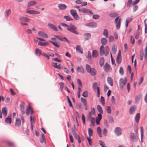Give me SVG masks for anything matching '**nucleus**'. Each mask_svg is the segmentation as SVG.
<instances>
[{"instance_id":"obj_1","label":"nucleus","mask_w":147,"mask_h":147,"mask_svg":"<svg viewBox=\"0 0 147 147\" xmlns=\"http://www.w3.org/2000/svg\"><path fill=\"white\" fill-rule=\"evenodd\" d=\"M138 132L137 129H134V131H131L130 135V139L131 141L136 142L138 140Z\"/></svg>"},{"instance_id":"obj_2","label":"nucleus","mask_w":147,"mask_h":147,"mask_svg":"<svg viewBox=\"0 0 147 147\" xmlns=\"http://www.w3.org/2000/svg\"><path fill=\"white\" fill-rule=\"evenodd\" d=\"M67 29L68 31L75 34H78V32L76 30L77 28L73 25L71 24L69 26L68 28H67Z\"/></svg>"},{"instance_id":"obj_3","label":"nucleus","mask_w":147,"mask_h":147,"mask_svg":"<svg viewBox=\"0 0 147 147\" xmlns=\"http://www.w3.org/2000/svg\"><path fill=\"white\" fill-rule=\"evenodd\" d=\"M70 13L71 15L76 20H78L80 19V17L77 14L76 11L73 9H71L70 10Z\"/></svg>"},{"instance_id":"obj_4","label":"nucleus","mask_w":147,"mask_h":147,"mask_svg":"<svg viewBox=\"0 0 147 147\" xmlns=\"http://www.w3.org/2000/svg\"><path fill=\"white\" fill-rule=\"evenodd\" d=\"M79 11L83 13H89L92 15L93 14L91 10L85 8L79 9Z\"/></svg>"},{"instance_id":"obj_5","label":"nucleus","mask_w":147,"mask_h":147,"mask_svg":"<svg viewBox=\"0 0 147 147\" xmlns=\"http://www.w3.org/2000/svg\"><path fill=\"white\" fill-rule=\"evenodd\" d=\"M127 82L126 79H125L121 78L119 80V86L121 89L123 88L124 86L125 85Z\"/></svg>"},{"instance_id":"obj_6","label":"nucleus","mask_w":147,"mask_h":147,"mask_svg":"<svg viewBox=\"0 0 147 147\" xmlns=\"http://www.w3.org/2000/svg\"><path fill=\"white\" fill-rule=\"evenodd\" d=\"M27 13H29L32 14H38L40 13V12L34 10H29L27 9L26 10Z\"/></svg>"},{"instance_id":"obj_7","label":"nucleus","mask_w":147,"mask_h":147,"mask_svg":"<svg viewBox=\"0 0 147 147\" xmlns=\"http://www.w3.org/2000/svg\"><path fill=\"white\" fill-rule=\"evenodd\" d=\"M85 25L87 26H90L93 28H96L97 26V24L95 22H93L86 24Z\"/></svg>"},{"instance_id":"obj_8","label":"nucleus","mask_w":147,"mask_h":147,"mask_svg":"<svg viewBox=\"0 0 147 147\" xmlns=\"http://www.w3.org/2000/svg\"><path fill=\"white\" fill-rule=\"evenodd\" d=\"M76 49L77 52L80 54L83 53V50L80 46L77 45L76 47Z\"/></svg>"},{"instance_id":"obj_9","label":"nucleus","mask_w":147,"mask_h":147,"mask_svg":"<svg viewBox=\"0 0 147 147\" xmlns=\"http://www.w3.org/2000/svg\"><path fill=\"white\" fill-rule=\"evenodd\" d=\"M58 7L61 10H64L67 8L66 5L63 4H59L58 5Z\"/></svg>"},{"instance_id":"obj_10","label":"nucleus","mask_w":147,"mask_h":147,"mask_svg":"<svg viewBox=\"0 0 147 147\" xmlns=\"http://www.w3.org/2000/svg\"><path fill=\"white\" fill-rule=\"evenodd\" d=\"M36 4L37 2L35 1H32L28 2L27 6L28 7H31L35 5Z\"/></svg>"},{"instance_id":"obj_11","label":"nucleus","mask_w":147,"mask_h":147,"mask_svg":"<svg viewBox=\"0 0 147 147\" xmlns=\"http://www.w3.org/2000/svg\"><path fill=\"white\" fill-rule=\"evenodd\" d=\"M100 54L101 56H102L104 54L105 55V49L104 46L102 45L101 46L99 49Z\"/></svg>"},{"instance_id":"obj_12","label":"nucleus","mask_w":147,"mask_h":147,"mask_svg":"<svg viewBox=\"0 0 147 147\" xmlns=\"http://www.w3.org/2000/svg\"><path fill=\"white\" fill-rule=\"evenodd\" d=\"M38 34L41 37L45 38H47L48 37V35L42 31H39L38 32Z\"/></svg>"},{"instance_id":"obj_13","label":"nucleus","mask_w":147,"mask_h":147,"mask_svg":"<svg viewBox=\"0 0 147 147\" xmlns=\"http://www.w3.org/2000/svg\"><path fill=\"white\" fill-rule=\"evenodd\" d=\"M107 81L108 83L110 85L112 86L113 85V81L112 78L110 77H108L107 78Z\"/></svg>"},{"instance_id":"obj_14","label":"nucleus","mask_w":147,"mask_h":147,"mask_svg":"<svg viewBox=\"0 0 147 147\" xmlns=\"http://www.w3.org/2000/svg\"><path fill=\"white\" fill-rule=\"evenodd\" d=\"M48 26L50 28L54 31H58V29L53 24H52L49 23L48 24Z\"/></svg>"},{"instance_id":"obj_15","label":"nucleus","mask_w":147,"mask_h":147,"mask_svg":"<svg viewBox=\"0 0 147 147\" xmlns=\"http://www.w3.org/2000/svg\"><path fill=\"white\" fill-rule=\"evenodd\" d=\"M114 131L115 134L118 136L121 135L122 133L121 129H115Z\"/></svg>"},{"instance_id":"obj_16","label":"nucleus","mask_w":147,"mask_h":147,"mask_svg":"<svg viewBox=\"0 0 147 147\" xmlns=\"http://www.w3.org/2000/svg\"><path fill=\"white\" fill-rule=\"evenodd\" d=\"M104 69L107 72L110 71L111 70L110 67V66L107 63H105V65L104 66Z\"/></svg>"},{"instance_id":"obj_17","label":"nucleus","mask_w":147,"mask_h":147,"mask_svg":"<svg viewBox=\"0 0 147 147\" xmlns=\"http://www.w3.org/2000/svg\"><path fill=\"white\" fill-rule=\"evenodd\" d=\"M83 36L85 40H88L91 38V35L90 33H86L84 34Z\"/></svg>"},{"instance_id":"obj_18","label":"nucleus","mask_w":147,"mask_h":147,"mask_svg":"<svg viewBox=\"0 0 147 147\" xmlns=\"http://www.w3.org/2000/svg\"><path fill=\"white\" fill-rule=\"evenodd\" d=\"M20 20L22 22H28L30 21V19L26 17H23L20 18Z\"/></svg>"},{"instance_id":"obj_19","label":"nucleus","mask_w":147,"mask_h":147,"mask_svg":"<svg viewBox=\"0 0 147 147\" xmlns=\"http://www.w3.org/2000/svg\"><path fill=\"white\" fill-rule=\"evenodd\" d=\"M21 125V121L20 119L16 118V120L15 126L17 127H18L20 126Z\"/></svg>"},{"instance_id":"obj_20","label":"nucleus","mask_w":147,"mask_h":147,"mask_svg":"<svg viewBox=\"0 0 147 147\" xmlns=\"http://www.w3.org/2000/svg\"><path fill=\"white\" fill-rule=\"evenodd\" d=\"M98 55V53L96 50H94L92 51V56L93 57L96 58Z\"/></svg>"},{"instance_id":"obj_21","label":"nucleus","mask_w":147,"mask_h":147,"mask_svg":"<svg viewBox=\"0 0 147 147\" xmlns=\"http://www.w3.org/2000/svg\"><path fill=\"white\" fill-rule=\"evenodd\" d=\"M11 13V11L9 9L6 10L4 12V14L5 17L8 18Z\"/></svg>"},{"instance_id":"obj_22","label":"nucleus","mask_w":147,"mask_h":147,"mask_svg":"<svg viewBox=\"0 0 147 147\" xmlns=\"http://www.w3.org/2000/svg\"><path fill=\"white\" fill-rule=\"evenodd\" d=\"M109 51V49L107 46H106L105 48V55L107 56L108 54Z\"/></svg>"},{"instance_id":"obj_23","label":"nucleus","mask_w":147,"mask_h":147,"mask_svg":"<svg viewBox=\"0 0 147 147\" xmlns=\"http://www.w3.org/2000/svg\"><path fill=\"white\" fill-rule=\"evenodd\" d=\"M20 111L23 114L25 113V112L24 111V105L20 104Z\"/></svg>"},{"instance_id":"obj_24","label":"nucleus","mask_w":147,"mask_h":147,"mask_svg":"<svg viewBox=\"0 0 147 147\" xmlns=\"http://www.w3.org/2000/svg\"><path fill=\"white\" fill-rule=\"evenodd\" d=\"M77 70L78 72L84 73V70L83 68L82 67H78L77 68Z\"/></svg>"},{"instance_id":"obj_25","label":"nucleus","mask_w":147,"mask_h":147,"mask_svg":"<svg viewBox=\"0 0 147 147\" xmlns=\"http://www.w3.org/2000/svg\"><path fill=\"white\" fill-rule=\"evenodd\" d=\"M49 43L48 42H38V45L41 46H45L48 45Z\"/></svg>"},{"instance_id":"obj_26","label":"nucleus","mask_w":147,"mask_h":147,"mask_svg":"<svg viewBox=\"0 0 147 147\" xmlns=\"http://www.w3.org/2000/svg\"><path fill=\"white\" fill-rule=\"evenodd\" d=\"M89 72H90L92 76H95L96 74V71L94 68H92L91 70Z\"/></svg>"},{"instance_id":"obj_27","label":"nucleus","mask_w":147,"mask_h":147,"mask_svg":"<svg viewBox=\"0 0 147 147\" xmlns=\"http://www.w3.org/2000/svg\"><path fill=\"white\" fill-rule=\"evenodd\" d=\"M5 122L7 123L10 124L11 123V119L8 116L5 118Z\"/></svg>"},{"instance_id":"obj_28","label":"nucleus","mask_w":147,"mask_h":147,"mask_svg":"<svg viewBox=\"0 0 147 147\" xmlns=\"http://www.w3.org/2000/svg\"><path fill=\"white\" fill-rule=\"evenodd\" d=\"M105 62L104 58L102 57L100 58L99 60V64L100 66H102L104 64Z\"/></svg>"},{"instance_id":"obj_29","label":"nucleus","mask_w":147,"mask_h":147,"mask_svg":"<svg viewBox=\"0 0 147 147\" xmlns=\"http://www.w3.org/2000/svg\"><path fill=\"white\" fill-rule=\"evenodd\" d=\"M107 42V40L106 38H103L101 39V43L102 45H105L106 44Z\"/></svg>"},{"instance_id":"obj_30","label":"nucleus","mask_w":147,"mask_h":147,"mask_svg":"<svg viewBox=\"0 0 147 147\" xmlns=\"http://www.w3.org/2000/svg\"><path fill=\"white\" fill-rule=\"evenodd\" d=\"M140 116V114L139 113H138L136 114L135 117V121L137 123H138L139 121Z\"/></svg>"},{"instance_id":"obj_31","label":"nucleus","mask_w":147,"mask_h":147,"mask_svg":"<svg viewBox=\"0 0 147 147\" xmlns=\"http://www.w3.org/2000/svg\"><path fill=\"white\" fill-rule=\"evenodd\" d=\"M31 108L30 105H29L28 107L26 109V114L27 115H28L30 113V111H31Z\"/></svg>"},{"instance_id":"obj_32","label":"nucleus","mask_w":147,"mask_h":147,"mask_svg":"<svg viewBox=\"0 0 147 147\" xmlns=\"http://www.w3.org/2000/svg\"><path fill=\"white\" fill-rule=\"evenodd\" d=\"M136 107H134V106H131L130 109H129V113L131 114H132L133 112L135 111L136 109H135Z\"/></svg>"},{"instance_id":"obj_33","label":"nucleus","mask_w":147,"mask_h":147,"mask_svg":"<svg viewBox=\"0 0 147 147\" xmlns=\"http://www.w3.org/2000/svg\"><path fill=\"white\" fill-rule=\"evenodd\" d=\"M97 109L98 112L100 113H103V111L101 106L98 105L97 106Z\"/></svg>"},{"instance_id":"obj_34","label":"nucleus","mask_w":147,"mask_h":147,"mask_svg":"<svg viewBox=\"0 0 147 147\" xmlns=\"http://www.w3.org/2000/svg\"><path fill=\"white\" fill-rule=\"evenodd\" d=\"M103 34L105 36L106 38H107L108 37V31L106 29H105L103 31Z\"/></svg>"},{"instance_id":"obj_35","label":"nucleus","mask_w":147,"mask_h":147,"mask_svg":"<svg viewBox=\"0 0 147 147\" xmlns=\"http://www.w3.org/2000/svg\"><path fill=\"white\" fill-rule=\"evenodd\" d=\"M118 16V14L117 13H110L109 15V16L111 18L115 17L116 16Z\"/></svg>"},{"instance_id":"obj_36","label":"nucleus","mask_w":147,"mask_h":147,"mask_svg":"<svg viewBox=\"0 0 147 147\" xmlns=\"http://www.w3.org/2000/svg\"><path fill=\"white\" fill-rule=\"evenodd\" d=\"M121 24V22H120V19L119 20L117 23H116V28L117 29H119L120 28V26Z\"/></svg>"},{"instance_id":"obj_37","label":"nucleus","mask_w":147,"mask_h":147,"mask_svg":"<svg viewBox=\"0 0 147 147\" xmlns=\"http://www.w3.org/2000/svg\"><path fill=\"white\" fill-rule=\"evenodd\" d=\"M112 50L113 53L115 54L117 51L116 46L115 45H113L112 47Z\"/></svg>"},{"instance_id":"obj_38","label":"nucleus","mask_w":147,"mask_h":147,"mask_svg":"<svg viewBox=\"0 0 147 147\" xmlns=\"http://www.w3.org/2000/svg\"><path fill=\"white\" fill-rule=\"evenodd\" d=\"M36 54L39 56L41 53V51L38 49H36L35 50Z\"/></svg>"},{"instance_id":"obj_39","label":"nucleus","mask_w":147,"mask_h":147,"mask_svg":"<svg viewBox=\"0 0 147 147\" xmlns=\"http://www.w3.org/2000/svg\"><path fill=\"white\" fill-rule=\"evenodd\" d=\"M141 142H143V138L144 136L143 129H140Z\"/></svg>"},{"instance_id":"obj_40","label":"nucleus","mask_w":147,"mask_h":147,"mask_svg":"<svg viewBox=\"0 0 147 147\" xmlns=\"http://www.w3.org/2000/svg\"><path fill=\"white\" fill-rule=\"evenodd\" d=\"M111 107L108 106L107 107V111L108 113L110 114L111 113Z\"/></svg>"},{"instance_id":"obj_41","label":"nucleus","mask_w":147,"mask_h":147,"mask_svg":"<svg viewBox=\"0 0 147 147\" xmlns=\"http://www.w3.org/2000/svg\"><path fill=\"white\" fill-rule=\"evenodd\" d=\"M100 101L102 105L103 106H104L105 105V99L103 96H101V97Z\"/></svg>"},{"instance_id":"obj_42","label":"nucleus","mask_w":147,"mask_h":147,"mask_svg":"<svg viewBox=\"0 0 147 147\" xmlns=\"http://www.w3.org/2000/svg\"><path fill=\"white\" fill-rule=\"evenodd\" d=\"M99 142L101 147H106L105 144L103 141H102L101 140H99Z\"/></svg>"},{"instance_id":"obj_43","label":"nucleus","mask_w":147,"mask_h":147,"mask_svg":"<svg viewBox=\"0 0 147 147\" xmlns=\"http://www.w3.org/2000/svg\"><path fill=\"white\" fill-rule=\"evenodd\" d=\"M92 113H91V111H90L89 112L88 115L87 116V120H90L92 118L91 117L92 115Z\"/></svg>"},{"instance_id":"obj_44","label":"nucleus","mask_w":147,"mask_h":147,"mask_svg":"<svg viewBox=\"0 0 147 147\" xmlns=\"http://www.w3.org/2000/svg\"><path fill=\"white\" fill-rule=\"evenodd\" d=\"M59 40L61 41H65V40L68 43H69V41L65 37H63L61 36Z\"/></svg>"},{"instance_id":"obj_45","label":"nucleus","mask_w":147,"mask_h":147,"mask_svg":"<svg viewBox=\"0 0 147 147\" xmlns=\"http://www.w3.org/2000/svg\"><path fill=\"white\" fill-rule=\"evenodd\" d=\"M86 70L88 72H89L91 70L92 68H91L90 66L89 65L86 64Z\"/></svg>"},{"instance_id":"obj_46","label":"nucleus","mask_w":147,"mask_h":147,"mask_svg":"<svg viewBox=\"0 0 147 147\" xmlns=\"http://www.w3.org/2000/svg\"><path fill=\"white\" fill-rule=\"evenodd\" d=\"M142 95L141 94L138 95L135 97V100L136 101L140 100V98H141Z\"/></svg>"},{"instance_id":"obj_47","label":"nucleus","mask_w":147,"mask_h":147,"mask_svg":"<svg viewBox=\"0 0 147 147\" xmlns=\"http://www.w3.org/2000/svg\"><path fill=\"white\" fill-rule=\"evenodd\" d=\"M64 18L67 21H72L73 20V19L68 16H65Z\"/></svg>"},{"instance_id":"obj_48","label":"nucleus","mask_w":147,"mask_h":147,"mask_svg":"<svg viewBox=\"0 0 147 147\" xmlns=\"http://www.w3.org/2000/svg\"><path fill=\"white\" fill-rule=\"evenodd\" d=\"M42 138H40V142L41 143H43L44 142H45V138L44 136V135L43 134H42Z\"/></svg>"},{"instance_id":"obj_49","label":"nucleus","mask_w":147,"mask_h":147,"mask_svg":"<svg viewBox=\"0 0 147 147\" xmlns=\"http://www.w3.org/2000/svg\"><path fill=\"white\" fill-rule=\"evenodd\" d=\"M67 101L69 103V106L71 107H72L73 106L72 105L71 102L69 98V96H67Z\"/></svg>"},{"instance_id":"obj_50","label":"nucleus","mask_w":147,"mask_h":147,"mask_svg":"<svg viewBox=\"0 0 147 147\" xmlns=\"http://www.w3.org/2000/svg\"><path fill=\"white\" fill-rule=\"evenodd\" d=\"M81 102L84 103V105H85L86 104H87V102L86 99L82 97L81 98Z\"/></svg>"},{"instance_id":"obj_51","label":"nucleus","mask_w":147,"mask_h":147,"mask_svg":"<svg viewBox=\"0 0 147 147\" xmlns=\"http://www.w3.org/2000/svg\"><path fill=\"white\" fill-rule=\"evenodd\" d=\"M111 102L113 105H114L115 103V100L113 96H112L111 98Z\"/></svg>"},{"instance_id":"obj_52","label":"nucleus","mask_w":147,"mask_h":147,"mask_svg":"<svg viewBox=\"0 0 147 147\" xmlns=\"http://www.w3.org/2000/svg\"><path fill=\"white\" fill-rule=\"evenodd\" d=\"M93 131L92 129H88V134L90 137L92 136V135Z\"/></svg>"},{"instance_id":"obj_53","label":"nucleus","mask_w":147,"mask_h":147,"mask_svg":"<svg viewBox=\"0 0 147 147\" xmlns=\"http://www.w3.org/2000/svg\"><path fill=\"white\" fill-rule=\"evenodd\" d=\"M90 120L92 124L93 125H94V124L95 122V119L94 117H92L90 120Z\"/></svg>"},{"instance_id":"obj_54","label":"nucleus","mask_w":147,"mask_h":147,"mask_svg":"<svg viewBox=\"0 0 147 147\" xmlns=\"http://www.w3.org/2000/svg\"><path fill=\"white\" fill-rule=\"evenodd\" d=\"M82 96L84 97H88V92L87 91H85L82 94Z\"/></svg>"},{"instance_id":"obj_55","label":"nucleus","mask_w":147,"mask_h":147,"mask_svg":"<svg viewBox=\"0 0 147 147\" xmlns=\"http://www.w3.org/2000/svg\"><path fill=\"white\" fill-rule=\"evenodd\" d=\"M132 3V1L131 0H129L127 4V7H130V5Z\"/></svg>"},{"instance_id":"obj_56","label":"nucleus","mask_w":147,"mask_h":147,"mask_svg":"<svg viewBox=\"0 0 147 147\" xmlns=\"http://www.w3.org/2000/svg\"><path fill=\"white\" fill-rule=\"evenodd\" d=\"M97 132L100 137H102L101 129H97Z\"/></svg>"},{"instance_id":"obj_57","label":"nucleus","mask_w":147,"mask_h":147,"mask_svg":"<svg viewBox=\"0 0 147 147\" xmlns=\"http://www.w3.org/2000/svg\"><path fill=\"white\" fill-rule=\"evenodd\" d=\"M100 17L97 14H95L92 16V18L94 19H98Z\"/></svg>"},{"instance_id":"obj_58","label":"nucleus","mask_w":147,"mask_h":147,"mask_svg":"<svg viewBox=\"0 0 147 147\" xmlns=\"http://www.w3.org/2000/svg\"><path fill=\"white\" fill-rule=\"evenodd\" d=\"M119 72L121 75H123V68L121 67H120Z\"/></svg>"},{"instance_id":"obj_59","label":"nucleus","mask_w":147,"mask_h":147,"mask_svg":"<svg viewBox=\"0 0 147 147\" xmlns=\"http://www.w3.org/2000/svg\"><path fill=\"white\" fill-rule=\"evenodd\" d=\"M59 84L60 86V88L61 89V90L62 91L64 87V84L62 82H60L59 83Z\"/></svg>"},{"instance_id":"obj_60","label":"nucleus","mask_w":147,"mask_h":147,"mask_svg":"<svg viewBox=\"0 0 147 147\" xmlns=\"http://www.w3.org/2000/svg\"><path fill=\"white\" fill-rule=\"evenodd\" d=\"M50 42L52 43L55 47H59V45L56 42H53L51 41H50Z\"/></svg>"},{"instance_id":"obj_61","label":"nucleus","mask_w":147,"mask_h":147,"mask_svg":"<svg viewBox=\"0 0 147 147\" xmlns=\"http://www.w3.org/2000/svg\"><path fill=\"white\" fill-rule=\"evenodd\" d=\"M69 136L70 140L71 142V143H73V142H74L73 138L70 133H69Z\"/></svg>"},{"instance_id":"obj_62","label":"nucleus","mask_w":147,"mask_h":147,"mask_svg":"<svg viewBox=\"0 0 147 147\" xmlns=\"http://www.w3.org/2000/svg\"><path fill=\"white\" fill-rule=\"evenodd\" d=\"M143 81V78L142 77H141L140 78V80L138 83V84L140 85L141 84Z\"/></svg>"},{"instance_id":"obj_63","label":"nucleus","mask_w":147,"mask_h":147,"mask_svg":"<svg viewBox=\"0 0 147 147\" xmlns=\"http://www.w3.org/2000/svg\"><path fill=\"white\" fill-rule=\"evenodd\" d=\"M97 84L96 82H95L93 84V88L94 90H95L96 88H97V87H99L97 86Z\"/></svg>"},{"instance_id":"obj_64","label":"nucleus","mask_w":147,"mask_h":147,"mask_svg":"<svg viewBox=\"0 0 147 147\" xmlns=\"http://www.w3.org/2000/svg\"><path fill=\"white\" fill-rule=\"evenodd\" d=\"M114 40V37L112 36L111 35L109 36V40L110 42Z\"/></svg>"}]
</instances>
